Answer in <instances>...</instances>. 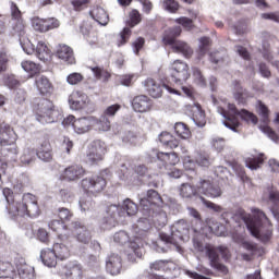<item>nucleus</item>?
<instances>
[{
	"label": "nucleus",
	"instance_id": "48",
	"mask_svg": "<svg viewBox=\"0 0 279 279\" xmlns=\"http://www.w3.org/2000/svg\"><path fill=\"white\" fill-rule=\"evenodd\" d=\"M13 33L17 36H25V21L24 20H14L12 21Z\"/></svg>",
	"mask_w": 279,
	"mask_h": 279
},
{
	"label": "nucleus",
	"instance_id": "35",
	"mask_svg": "<svg viewBox=\"0 0 279 279\" xmlns=\"http://www.w3.org/2000/svg\"><path fill=\"white\" fill-rule=\"evenodd\" d=\"M157 160L163 162V167L168 165H178L180 162V158H178V154L175 153H157Z\"/></svg>",
	"mask_w": 279,
	"mask_h": 279
},
{
	"label": "nucleus",
	"instance_id": "39",
	"mask_svg": "<svg viewBox=\"0 0 279 279\" xmlns=\"http://www.w3.org/2000/svg\"><path fill=\"white\" fill-rule=\"evenodd\" d=\"M20 160L22 162V165H32V162H34V160H36V149L34 148H25L23 150L22 156L20 157Z\"/></svg>",
	"mask_w": 279,
	"mask_h": 279
},
{
	"label": "nucleus",
	"instance_id": "6",
	"mask_svg": "<svg viewBox=\"0 0 279 279\" xmlns=\"http://www.w3.org/2000/svg\"><path fill=\"white\" fill-rule=\"evenodd\" d=\"M182 34V27L174 26L165 32L163 44L171 45L174 53H181L184 58H191L193 56V48L185 41L175 40L178 36Z\"/></svg>",
	"mask_w": 279,
	"mask_h": 279
},
{
	"label": "nucleus",
	"instance_id": "4",
	"mask_svg": "<svg viewBox=\"0 0 279 279\" xmlns=\"http://www.w3.org/2000/svg\"><path fill=\"white\" fill-rule=\"evenodd\" d=\"M106 179L101 175H93L90 178H85L81 181V187L83 189L84 193H86V197L80 199V208L83 213L86 210H93L95 208V201L90 197H97L99 193L106 189Z\"/></svg>",
	"mask_w": 279,
	"mask_h": 279
},
{
	"label": "nucleus",
	"instance_id": "11",
	"mask_svg": "<svg viewBox=\"0 0 279 279\" xmlns=\"http://www.w3.org/2000/svg\"><path fill=\"white\" fill-rule=\"evenodd\" d=\"M191 77L189 74V64L181 60H175L171 64V80L177 86H183V84Z\"/></svg>",
	"mask_w": 279,
	"mask_h": 279
},
{
	"label": "nucleus",
	"instance_id": "22",
	"mask_svg": "<svg viewBox=\"0 0 279 279\" xmlns=\"http://www.w3.org/2000/svg\"><path fill=\"white\" fill-rule=\"evenodd\" d=\"M187 110L192 112V120L197 128L206 126V111L202 109V106H189Z\"/></svg>",
	"mask_w": 279,
	"mask_h": 279
},
{
	"label": "nucleus",
	"instance_id": "44",
	"mask_svg": "<svg viewBox=\"0 0 279 279\" xmlns=\"http://www.w3.org/2000/svg\"><path fill=\"white\" fill-rule=\"evenodd\" d=\"M197 193H199V191L189 183H183L181 185V189H180L181 197H185L186 199H189L191 197H194V195H197Z\"/></svg>",
	"mask_w": 279,
	"mask_h": 279
},
{
	"label": "nucleus",
	"instance_id": "27",
	"mask_svg": "<svg viewBox=\"0 0 279 279\" xmlns=\"http://www.w3.org/2000/svg\"><path fill=\"white\" fill-rule=\"evenodd\" d=\"M40 260L46 267H56L58 265V257L53 253L52 248H44L40 252Z\"/></svg>",
	"mask_w": 279,
	"mask_h": 279
},
{
	"label": "nucleus",
	"instance_id": "53",
	"mask_svg": "<svg viewBox=\"0 0 279 279\" xmlns=\"http://www.w3.org/2000/svg\"><path fill=\"white\" fill-rule=\"evenodd\" d=\"M90 70L93 71V73L97 80H104V82H108L110 80V73H108V71H105L98 66L90 68Z\"/></svg>",
	"mask_w": 279,
	"mask_h": 279
},
{
	"label": "nucleus",
	"instance_id": "43",
	"mask_svg": "<svg viewBox=\"0 0 279 279\" xmlns=\"http://www.w3.org/2000/svg\"><path fill=\"white\" fill-rule=\"evenodd\" d=\"M0 278H14V267L9 262H0Z\"/></svg>",
	"mask_w": 279,
	"mask_h": 279
},
{
	"label": "nucleus",
	"instance_id": "37",
	"mask_svg": "<svg viewBox=\"0 0 279 279\" xmlns=\"http://www.w3.org/2000/svg\"><path fill=\"white\" fill-rule=\"evenodd\" d=\"M36 86L41 95H47L48 93H51V82H49V78H47V76H38L36 78Z\"/></svg>",
	"mask_w": 279,
	"mask_h": 279
},
{
	"label": "nucleus",
	"instance_id": "57",
	"mask_svg": "<svg viewBox=\"0 0 279 279\" xmlns=\"http://www.w3.org/2000/svg\"><path fill=\"white\" fill-rule=\"evenodd\" d=\"M130 36H132V29L130 27H124L123 31L120 33V41L118 44V47H122V45H125L128 40H130Z\"/></svg>",
	"mask_w": 279,
	"mask_h": 279
},
{
	"label": "nucleus",
	"instance_id": "30",
	"mask_svg": "<svg viewBox=\"0 0 279 279\" xmlns=\"http://www.w3.org/2000/svg\"><path fill=\"white\" fill-rule=\"evenodd\" d=\"M35 56L38 60H41V62H47L51 58V50L47 47L45 41H38L35 48Z\"/></svg>",
	"mask_w": 279,
	"mask_h": 279
},
{
	"label": "nucleus",
	"instance_id": "15",
	"mask_svg": "<svg viewBox=\"0 0 279 279\" xmlns=\"http://www.w3.org/2000/svg\"><path fill=\"white\" fill-rule=\"evenodd\" d=\"M151 217L143 215L133 226L135 239H145L149 234V230H151Z\"/></svg>",
	"mask_w": 279,
	"mask_h": 279
},
{
	"label": "nucleus",
	"instance_id": "12",
	"mask_svg": "<svg viewBox=\"0 0 279 279\" xmlns=\"http://www.w3.org/2000/svg\"><path fill=\"white\" fill-rule=\"evenodd\" d=\"M71 241L73 238L69 235H59V242L53 244L52 251L59 260H65L70 256Z\"/></svg>",
	"mask_w": 279,
	"mask_h": 279
},
{
	"label": "nucleus",
	"instance_id": "34",
	"mask_svg": "<svg viewBox=\"0 0 279 279\" xmlns=\"http://www.w3.org/2000/svg\"><path fill=\"white\" fill-rule=\"evenodd\" d=\"M233 97L239 104H247V100L250 98H252V95L250 92H247L245 88H243V86H241V84L236 83L234 93H233Z\"/></svg>",
	"mask_w": 279,
	"mask_h": 279
},
{
	"label": "nucleus",
	"instance_id": "17",
	"mask_svg": "<svg viewBox=\"0 0 279 279\" xmlns=\"http://www.w3.org/2000/svg\"><path fill=\"white\" fill-rule=\"evenodd\" d=\"M33 27L36 32H49V29H57V27H60V21L54 17H35L33 20Z\"/></svg>",
	"mask_w": 279,
	"mask_h": 279
},
{
	"label": "nucleus",
	"instance_id": "29",
	"mask_svg": "<svg viewBox=\"0 0 279 279\" xmlns=\"http://www.w3.org/2000/svg\"><path fill=\"white\" fill-rule=\"evenodd\" d=\"M129 252H126V260L129 263H136V258L143 257V247L138 245V242H130Z\"/></svg>",
	"mask_w": 279,
	"mask_h": 279
},
{
	"label": "nucleus",
	"instance_id": "32",
	"mask_svg": "<svg viewBox=\"0 0 279 279\" xmlns=\"http://www.w3.org/2000/svg\"><path fill=\"white\" fill-rule=\"evenodd\" d=\"M72 128L76 134H86L90 130V120L80 118L72 123Z\"/></svg>",
	"mask_w": 279,
	"mask_h": 279
},
{
	"label": "nucleus",
	"instance_id": "40",
	"mask_svg": "<svg viewBox=\"0 0 279 279\" xmlns=\"http://www.w3.org/2000/svg\"><path fill=\"white\" fill-rule=\"evenodd\" d=\"M113 241H114V243H118L119 245L129 244V246H130V243H134V241H131V239H130V233L128 231H123V230L114 233Z\"/></svg>",
	"mask_w": 279,
	"mask_h": 279
},
{
	"label": "nucleus",
	"instance_id": "13",
	"mask_svg": "<svg viewBox=\"0 0 279 279\" xmlns=\"http://www.w3.org/2000/svg\"><path fill=\"white\" fill-rule=\"evenodd\" d=\"M106 271L110 276H119L123 269V258L118 253H109L105 259Z\"/></svg>",
	"mask_w": 279,
	"mask_h": 279
},
{
	"label": "nucleus",
	"instance_id": "58",
	"mask_svg": "<svg viewBox=\"0 0 279 279\" xmlns=\"http://www.w3.org/2000/svg\"><path fill=\"white\" fill-rule=\"evenodd\" d=\"M11 17L12 21H21L23 20V13L21 12V9H19V5L16 3H11Z\"/></svg>",
	"mask_w": 279,
	"mask_h": 279
},
{
	"label": "nucleus",
	"instance_id": "24",
	"mask_svg": "<svg viewBox=\"0 0 279 279\" xmlns=\"http://www.w3.org/2000/svg\"><path fill=\"white\" fill-rule=\"evenodd\" d=\"M86 175V170L80 165L70 166L64 169L63 177L65 180L73 182V180H80Z\"/></svg>",
	"mask_w": 279,
	"mask_h": 279
},
{
	"label": "nucleus",
	"instance_id": "56",
	"mask_svg": "<svg viewBox=\"0 0 279 279\" xmlns=\"http://www.w3.org/2000/svg\"><path fill=\"white\" fill-rule=\"evenodd\" d=\"M133 80L134 74H124L117 77V84H121V86H131Z\"/></svg>",
	"mask_w": 279,
	"mask_h": 279
},
{
	"label": "nucleus",
	"instance_id": "47",
	"mask_svg": "<svg viewBox=\"0 0 279 279\" xmlns=\"http://www.w3.org/2000/svg\"><path fill=\"white\" fill-rule=\"evenodd\" d=\"M123 210H125V213L129 217H132V216L136 215V213H138V206L132 199L126 198L123 202Z\"/></svg>",
	"mask_w": 279,
	"mask_h": 279
},
{
	"label": "nucleus",
	"instance_id": "20",
	"mask_svg": "<svg viewBox=\"0 0 279 279\" xmlns=\"http://www.w3.org/2000/svg\"><path fill=\"white\" fill-rule=\"evenodd\" d=\"M161 208L162 207L150 209L149 216L144 215V217H150L153 225L157 228H165V226H167V213H165Z\"/></svg>",
	"mask_w": 279,
	"mask_h": 279
},
{
	"label": "nucleus",
	"instance_id": "64",
	"mask_svg": "<svg viewBox=\"0 0 279 279\" xmlns=\"http://www.w3.org/2000/svg\"><path fill=\"white\" fill-rule=\"evenodd\" d=\"M262 19L264 21H274L275 23H279V11L270 12V13H262Z\"/></svg>",
	"mask_w": 279,
	"mask_h": 279
},
{
	"label": "nucleus",
	"instance_id": "5",
	"mask_svg": "<svg viewBox=\"0 0 279 279\" xmlns=\"http://www.w3.org/2000/svg\"><path fill=\"white\" fill-rule=\"evenodd\" d=\"M217 111L225 119V121H222L225 128H228V130H231L232 132H236L239 125H241V122H239V117L242 121H246V123L251 122L253 125L258 123V118L254 113L246 109L239 110L236 109V106L228 107V109L218 107Z\"/></svg>",
	"mask_w": 279,
	"mask_h": 279
},
{
	"label": "nucleus",
	"instance_id": "14",
	"mask_svg": "<svg viewBox=\"0 0 279 279\" xmlns=\"http://www.w3.org/2000/svg\"><path fill=\"white\" fill-rule=\"evenodd\" d=\"M197 191L198 193H202V195H205L206 197H211L213 199L221 197V195H223V191H221V187L217 184L210 183V181L208 180H201L197 184Z\"/></svg>",
	"mask_w": 279,
	"mask_h": 279
},
{
	"label": "nucleus",
	"instance_id": "16",
	"mask_svg": "<svg viewBox=\"0 0 279 279\" xmlns=\"http://www.w3.org/2000/svg\"><path fill=\"white\" fill-rule=\"evenodd\" d=\"M62 279H82L84 278V270L77 262L68 263L61 270Z\"/></svg>",
	"mask_w": 279,
	"mask_h": 279
},
{
	"label": "nucleus",
	"instance_id": "51",
	"mask_svg": "<svg viewBox=\"0 0 279 279\" xmlns=\"http://www.w3.org/2000/svg\"><path fill=\"white\" fill-rule=\"evenodd\" d=\"M162 8L166 10V12L175 14V12H178V10H180V4L175 0H163Z\"/></svg>",
	"mask_w": 279,
	"mask_h": 279
},
{
	"label": "nucleus",
	"instance_id": "62",
	"mask_svg": "<svg viewBox=\"0 0 279 279\" xmlns=\"http://www.w3.org/2000/svg\"><path fill=\"white\" fill-rule=\"evenodd\" d=\"M104 160V157H99V155L88 150L86 156V162L88 165H97V162H101Z\"/></svg>",
	"mask_w": 279,
	"mask_h": 279
},
{
	"label": "nucleus",
	"instance_id": "55",
	"mask_svg": "<svg viewBox=\"0 0 279 279\" xmlns=\"http://www.w3.org/2000/svg\"><path fill=\"white\" fill-rule=\"evenodd\" d=\"M84 81V75L81 73L74 72L68 75L66 82L70 84V86H76V84H80V82Z\"/></svg>",
	"mask_w": 279,
	"mask_h": 279
},
{
	"label": "nucleus",
	"instance_id": "18",
	"mask_svg": "<svg viewBox=\"0 0 279 279\" xmlns=\"http://www.w3.org/2000/svg\"><path fill=\"white\" fill-rule=\"evenodd\" d=\"M72 228L74 230V234L76 236V241L78 243H83V245H88L90 243V239H93V235L90 234V230L82 222H72Z\"/></svg>",
	"mask_w": 279,
	"mask_h": 279
},
{
	"label": "nucleus",
	"instance_id": "9",
	"mask_svg": "<svg viewBox=\"0 0 279 279\" xmlns=\"http://www.w3.org/2000/svg\"><path fill=\"white\" fill-rule=\"evenodd\" d=\"M163 204L162 196L156 190H148L146 195L140 198L141 213L146 216L156 208H162Z\"/></svg>",
	"mask_w": 279,
	"mask_h": 279
},
{
	"label": "nucleus",
	"instance_id": "3",
	"mask_svg": "<svg viewBox=\"0 0 279 279\" xmlns=\"http://www.w3.org/2000/svg\"><path fill=\"white\" fill-rule=\"evenodd\" d=\"M191 227L186 220H178L171 227V234L159 233V240L153 243V247L159 254L169 252V245H178L179 241H189V232Z\"/></svg>",
	"mask_w": 279,
	"mask_h": 279
},
{
	"label": "nucleus",
	"instance_id": "42",
	"mask_svg": "<svg viewBox=\"0 0 279 279\" xmlns=\"http://www.w3.org/2000/svg\"><path fill=\"white\" fill-rule=\"evenodd\" d=\"M169 265H173V262L169 259H158L149 264L150 271H165Z\"/></svg>",
	"mask_w": 279,
	"mask_h": 279
},
{
	"label": "nucleus",
	"instance_id": "1",
	"mask_svg": "<svg viewBox=\"0 0 279 279\" xmlns=\"http://www.w3.org/2000/svg\"><path fill=\"white\" fill-rule=\"evenodd\" d=\"M2 194L7 202L5 210L14 221H21L23 217H31V219H36L40 215V208L38 207V199L33 194H21L14 195V193L9 189L4 187Z\"/></svg>",
	"mask_w": 279,
	"mask_h": 279
},
{
	"label": "nucleus",
	"instance_id": "50",
	"mask_svg": "<svg viewBox=\"0 0 279 279\" xmlns=\"http://www.w3.org/2000/svg\"><path fill=\"white\" fill-rule=\"evenodd\" d=\"M22 69L31 75H36V73L40 71V68L38 66V64L34 63V61L22 62Z\"/></svg>",
	"mask_w": 279,
	"mask_h": 279
},
{
	"label": "nucleus",
	"instance_id": "36",
	"mask_svg": "<svg viewBox=\"0 0 279 279\" xmlns=\"http://www.w3.org/2000/svg\"><path fill=\"white\" fill-rule=\"evenodd\" d=\"M198 272H195L193 270H184L185 276H189V278H193V279H210L208 276H210L213 274V270L201 266L199 268H197Z\"/></svg>",
	"mask_w": 279,
	"mask_h": 279
},
{
	"label": "nucleus",
	"instance_id": "54",
	"mask_svg": "<svg viewBox=\"0 0 279 279\" xmlns=\"http://www.w3.org/2000/svg\"><path fill=\"white\" fill-rule=\"evenodd\" d=\"M201 202L209 210H213V213H223V207H221L220 205H217V204H215V203L204 198L203 196H201Z\"/></svg>",
	"mask_w": 279,
	"mask_h": 279
},
{
	"label": "nucleus",
	"instance_id": "59",
	"mask_svg": "<svg viewBox=\"0 0 279 279\" xmlns=\"http://www.w3.org/2000/svg\"><path fill=\"white\" fill-rule=\"evenodd\" d=\"M145 104H151V100L146 95L135 96L132 100V106H145Z\"/></svg>",
	"mask_w": 279,
	"mask_h": 279
},
{
	"label": "nucleus",
	"instance_id": "10",
	"mask_svg": "<svg viewBox=\"0 0 279 279\" xmlns=\"http://www.w3.org/2000/svg\"><path fill=\"white\" fill-rule=\"evenodd\" d=\"M36 121L41 125L62 121V111L56 107H41L36 113Z\"/></svg>",
	"mask_w": 279,
	"mask_h": 279
},
{
	"label": "nucleus",
	"instance_id": "41",
	"mask_svg": "<svg viewBox=\"0 0 279 279\" xmlns=\"http://www.w3.org/2000/svg\"><path fill=\"white\" fill-rule=\"evenodd\" d=\"M264 161L263 154L258 157H247L245 159V166L247 169H251V171H256V169H260V165H263Z\"/></svg>",
	"mask_w": 279,
	"mask_h": 279
},
{
	"label": "nucleus",
	"instance_id": "52",
	"mask_svg": "<svg viewBox=\"0 0 279 279\" xmlns=\"http://www.w3.org/2000/svg\"><path fill=\"white\" fill-rule=\"evenodd\" d=\"M259 130L260 132H263V134H266L268 138L274 141V143H279L278 134H276V132L271 130L267 124L259 125Z\"/></svg>",
	"mask_w": 279,
	"mask_h": 279
},
{
	"label": "nucleus",
	"instance_id": "60",
	"mask_svg": "<svg viewBox=\"0 0 279 279\" xmlns=\"http://www.w3.org/2000/svg\"><path fill=\"white\" fill-rule=\"evenodd\" d=\"M257 112L262 117L263 123H269V108L267 106H259Z\"/></svg>",
	"mask_w": 279,
	"mask_h": 279
},
{
	"label": "nucleus",
	"instance_id": "2",
	"mask_svg": "<svg viewBox=\"0 0 279 279\" xmlns=\"http://www.w3.org/2000/svg\"><path fill=\"white\" fill-rule=\"evenodd\" d=\"M252 213L253 217L245 220L248 232L252 236L257 239V241H260V243H269L271 236H274V225L271 220L258 208H254Z\"/></svg>",
	"mask_w": 279,
	"mask_h": 279
},
{
	"label": "nucleus",
	"instance_id": "33",
	"mask_svg": "<svg viewBox=\"0 0 279 279\" xmlns=\"http://www.w3.org/2000/svg\"><path fill=\"white\" fill-rule=\"evenodd\" d=\"M267 204L270 206V213L271 210H276L279 208V191L271 186L267 187Z\"/></svg>",
	"mask_w": 279,
	"mask_h": 279
},
{
	"label": "nucleus",
	"instance_id": "7",
	"mask_svg": "<svg viewBox=\"0 0 279 279\" xmlns=\"http://www.w3.org/2000/svg\"><path fill=\"white\" fill-rule=\"evenodd\" d=\"M14 143H16V133H14V130L9 124L2 123L0 125V145L7 147V156H10L11 160H16L19 154V149Z\"/></svg>",
	"mask_w": 279,
	"mask_h": 279
},
{
	"label": "nucleus",
	"instance_id": "61",
	"mask_svg": "<svg viewBox=\"0 0 279 279\" xmlns=\"http://www.w3.org/2000/svg\"><path fill=\"white\" fill-rule=\"evenodd\" d=\"M4 83L9 88H19L21 86V82L14 75H8Z\"/></svg>",
	"mask_w": 279,
	"mask_h": 279
},
{
	"label": "nucleus",
	"instance_id": "46",
	"mask_svg": "<svg viewBox=\"0 0 279 279\" xmlns=\"http://www.w3.org/2000/svg\"><path fill=\"white\" fill-rule=\"evenodd\" d=\"M174 132L180 136V138L186 140L191 136V130L186 128L184 122H177L174 124Z\"/></svg>",
	"mask_w": 279,
	"mask_h": 279
},
{
	"label": "nucleus",
	"instance_id": "31",
	"mask_svg": "<svg viewBox=\"0 0 279 279\" xmlns=\"http://www.w3.org/2000/svg\"><path fill=\"white\" fill-rule=\"evenodd\" d=\"M69 104L72 106H88L90 100L88 99V95L82 92H74L69 97Z\"/></svg>",
	"mask_w": 279,
	"mask_h": 279
},
{
	"label": "nucleus",
	"instance_id": "49",
	"mask_svg": "<svg viewBox=\"0 0 279 279\" xmlns=\"http://www.w3.org/2000/svg\"><path fill=\"white\" fill-rule=\"evenodd\" d=\"M192 71L194 83H196L197 86H201V88H204L206 86V78L202 74V71L198 68H193Z\"/></svg>",
	"mask_w": 279,
	"mask_h": 279
},
{
	"label": "nucleus",
	"instance_id": "45",
	"mask_svg": "<svg viewBox=\"0 0 279 279\" xmlns=\"http://www.w3.org/2000/svg\"><path fill=\"white\" fill-rule=\"evenodd\" d=\"M17 274L21 279H34V268L28 265H22L17 268Z\"/></svg>",
	"mask_w": 279,
	"mask_h": 279
},
{
	"label": "nucleus",
	"instance_id": "26",
	"mask_svg": "<svg viewBox=\"0 0 279 279\" xmlns=\"http://www.w3.org/2000/svg\"><path fill=\"white\" fill-rule=\"evenodd\" d=\"M57 56L60 60H63V62H66V64H75V57L73 56V49L66 45L59 46L57 50Z\"/></svg>",
	"mask_w": 279,
	"mask_h": 279
},
{
	"label": "nucleus",
	"instance_id": "25",
	"mask_svg": "<svg viewBox=\"0 0 279 279\" xmlns=\"http://www.w3.org/2000/svg\"><path fill=\"white\" fill-rule=\"evenodd\" d=\"M144 86L149 95L154 97V99L162 97V88H167L166 85H160L159 83H156V81H154L153 78H147L144 82Z\"/></svg>",
	"mask_w": 279,
	"mask_h": 279
},
{
	"label": "nucleus",
	"instance_id": "23",
	"mask_svg": "<svg viewBox=\"0 0 279 279\" xmlns=\"http://www.w3.org/2000/svg\"><path fill=\"white\" fill-rule=\"evenodd\" d=\"M35 154L41 162H51V160H53V150L49 142L41 143L35 150Z\"/></svg>",
	"mask_w": 279,
	"mask_h": 279
},
{
	"label": "nucleus",
	"instance_id": "38",
	"mask_svg": "<svg viewBox=\"0 0 279 279\" xmlns=\"http://www.w3.org/2000/svg\"><path fill=\"white\" fill-rule=\"evenodd\" d=\"M88 151H93L98 157L104 158V156H106V143L100 140H96L89 145Z\"/></svg>",
	"mask_w": 279,
	"mask_h": 279
},
{
	"label": "nucleus",
	"instance_id": "19",
	"mask_svg": "<svg viewBox=\"0 0 279 279\" xmlns=\"http://www.w3.org/2000/svg\"><path fill=\"white\" fill-rule=\"evenodd\" d=\"M119 108L120 107L117 106L107 107L104 114L96 122L98 130H100L101 132H108L110 130V120H108V117H114V114L119 112Z\"/></svg>",
	"mask_w": 279,
	"mask_h": 279
},
{
	"label": "nucleus",
	"instance_id": "21",
	"mask_svg": "<svg viewBox=\"0 0 279 279\" xmlns=\"http://www.w3.org/2000/svg\"><path fill=\"white\" fill-rule=\"evenodd\" d=\"M112 132L114 136H118L121 138L122 143L124 145H136V135L132 131H121V125L113 124L112 125Z\"/></svg>",
	"mask_w": 279,
	"mask_h": 279
},
{
	"label": "nucleus",
	"instance_id": "28",
	"mask_svg": "<svg viewBox=\"0 0 279 279\" xmlns=\"http://www.w3.org/2000/svg\"><path fill=\"white\" fill-rule=\"evenodd\" d=\"M92 19L96 21L99 25H102L106 27L108 25L110 17L108 16V13H106V10L101 7H96L93 11L89 12Z\"/></svg>",
	"mask_w": 279,
	"mask_h": 279
},
{
	"label": "nucleus",
	"instance_id": "8",
	"mask_svg": "<svg viewBox=\"0 0 279 279\" xmlns=\"http://www.w3.org/2000/svg\"><path fill=\"white\" fill-rule=\"evenodd\" d=\"M219 254H221L222 258H228V247L226 246H217L216 248L213 246L206 247V255L208 256L210 267L222 276H228V268L226 265L219 262Z\"/></svg>",
	"mask_w": 279,
	"mask_h": 279
},
{
	"label": "nucleus",
	"instance_id": "63",
	"mask_svg": "<svg viewBox=\"0 0 279 279\" xmlns=\"http://www.w3.org/2000/svg\"><path fill=\"white\" fill-rule=\"evenodd\" d=\"M36 236L41 243H49V232H47L45 228H39Z\"/></svg>",
	"mask_w": 279,
	"mask_h": 279
}]
</instances>
